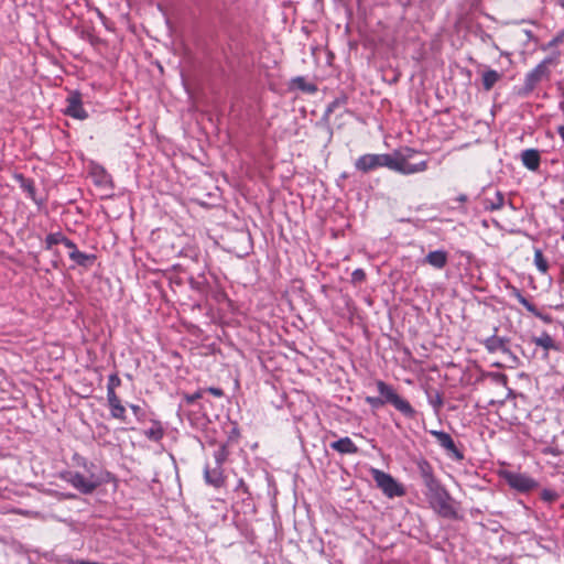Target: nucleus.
Returning a JSON list of instances; mask_svg holds the SVG:
<instances>
[{
  "label": "nucleus",
  "instance_id": "obj_1",
  "mask_svg": "<svg viewBox=\"0 0 564 564\" xmlns=\"http://www.w3.org/2000/svg\"><path fill=\"white\" fill-rule=\"evenodd\" d=\"M376 384L380 397H366L365 399L366 403H368L372 410H378L389 403L404 417L409 420H414L416 417L417 411L408 400L399 395L392 386L382 380H378Z\"/></svg>",
  "mask_w": 564,
  "mask_h": 564
},
{
  "label": "nucleus",
  "instance_id": "obj_2",
  "mask_svg": "<svg viewBox=\"0 0 564 564\" xmlns=\"http://www.w3.org/2000/svg\"><path fill=\"white\" fill-rule=\"evenodd\" d=\"M425 497L431 508L437 512L440 517L452 520L459 519L456 501L441 482L427 487Z\"/></svg>",
  "mask_w": 564,
  "mask_h": 564
},
{
  "label": "nucleus",
  "instance_id": "obj_3",
  "mask_svg": "<svg viewBox=\"0 0 564 564\" xmlns=\"http://www.w3.org/2000/svg\"><path fill=\"white\" fill-rule=\"evenodd\" d=\"M556 63V57L547 56L542 59L532 70H530L523 82V86L519 89L518 94L522 97L529 96L536 86L544 80H550L551 69L550 66Z\"/></svg>",
  "mask_w": 564,
  "mask_h": 564
},
{
  "label": "nucleus",
  "instance_id": "obj_4",
  "mask_svg": "<svg viewBox=\"0 0 564 564\" xmlns=\"http://www.w3.org/2000/svg\"><path fill=\"white\" fill-rule=\"evenodd\" d=\"M392 163V154L382 153V154H372L367 153L360 155L355 161V167L357 171L367 174L379 167H388L390 170Z\"/></svg>",
  "mask_w": 564,
  "mask_h": 564
},
{
  "label": "nucleus",
  "instance_id": "obj_5",
  "mask_svg": "<svg viewBox=\"0 0 564 564\" xmlns=\"http://www.w3.org/2000/svg\"><path fill=\"white\" fill-rule=\"evenodd\" d=\"M501 477L510 488L521 494H528L539 488V482L527 474L505 470L502 471Z\"/></svg>",
  "mask_w": 564,
  "mask_h": 564
},
{
  "label": "nucleus",
  "instance_id": "obj_6",
  "mask_svg": "<svg viewBox=\"0 0 564 564\" xmlns=\"http://www.w3.org/2000/svg\"><path fill=\"white\" fill-rule=\"evenodd\" d=\"M372 477L382 492L389 497H401L404 495L403 487L388 473L379 469H372Z\"/></svg>",
  "mask_w": 564,
  "mask_h": 564
},
{
  "label": "nucleus",
  "instance_id": "obj_7",
  "mask_svg": "<svg viewBox=\"0 0 564 564\" xmlns=\"http://www.w3.org/2000/svg\"><path fill=\"white\" fill-rule=\"evenodd\" d=\"M62 478L84 495L93 494L100 485V480L95 479L94 475L86 478L78 471H65L62 474Z\"/></svg>",
  "mask_w": 564,
  "mask_h": 564
},
{
  "label": "nucleus",
  "instance_id": "obj_8",
  "mask_svg": "<svg viewBox=\"0 0 564 564\" xmlns=\"http://www.w3.org/2000/svg\"><path fill=\"white\" fill-rule=\"evenodd\" d=\"M431 434L436 438L438 445L443 447L447 455L455 460H463L464 453L456 446L453 437L444 431H431Z\"/></svg>",
  "mask_w": 564,
  "mask_h": 564
},
{
  "label": "nucleus",
  "instance_id": "obj_9",
  "mask_svg": "<svg viewBox=\"0 0 564 564\" xmlns=\"http://www.w3.org/2000/svg\"><path fill=\"white\" fill-rule=\"evenodd\" d=\"M66 108L64 113L74 119L85 120L88 118L87 111L83 107L82 95L78 91H72L66 98Z\"/></svg>",
  "mask_w": 564,
  "mask_h": 564
},
{
  "label": "nucleus",
  "instance_id": "obj_10",
  "mask_svg": "<svg viewBox=\"0 0 564 564\" xmlns=\"http://www.w3.org/2000/svg\"><path fill=\"white\" fill-rule=\"evenodd\" d=\"M427 169V161H421L416 164L408 163L406 158H394L392 155L391 171L398 172L403 175L415 174L424 172Z\"/></svg>",
  "mask_w": 564,
  "mask_h": 564
},
{
  "label": "nucleus",
  "instance_id": "obj_11",
  "mask_svg": "<svg viewBox=\"0 0 564 564\" xmlns=\"http://www.w3.org/2000/svg\"><path fill=\"white\" fill-rule=\"evenodd\" d=\"M448 261V253L445 250H434L429 252L425 258L422 260L423 264H430L435 269H443L446 267Z\"/></svg>",
  "mask_w": 564,
  "mask_h": 564
},
{
  "label": "nucleus",
  "instance_id": "obj_12",
  "mask_svg": "<svg viewBox=\"0 0 564 564\" xmlns=\"http://www.w3.org/2000/svg\"><path fill=\"white\" fill-rule=\"evenodd\" d=\"M204 478L208 485L215 488H220L225 484L224 469L221 466H215L213 468L206 466L204 469Z\"/></svg>",
  "mask_w": 564,
  "mask_h": 564
},
{
  "label": "nucleus",
  "instance_id": "obj_13",
  "mask_svg": "<svg viewBox=\"0 0 564 564\" xmlns=\"http://www.w3.org/2000/svg\"><path fill=\"white\" fill-rule=\"evenodd\" d=\"M417 469L425 488L440 482L434 476L433 467L426 459H420L417 462Z\"/></svg>",
  "mask_w": 564,
  "mask_h": 564
},
{
  "label": "nucleus",
  "instance_id": "obj_14",
  "mask_svg": "<svg viewBox=\"0 0 564 564\" xmlns=\"http://www.w3.org/2000/svg\"><path fill=\"white\" fill-rule=\"evenodd\" d=\"M522 164L530 171H536L540 166V152L536 149H527L521 153Z\"/></svg>",
  "mask_w": 564,
  "mask_h": 564
},
{
  "label": "nucleus",
  "instance_id": "obj_15",
  "mask_svg": "<svg viewBox=\"0 0 564 564\" xmlns=\"http://www.w3.org/2000/svg\"><path fill=\"white\" fill-rule=\"evenodd\" d=\"M14 180L19 183L20 187L28 194V196L36 204H41L42 200L36 198V189L34 181L25 177L23 174H14Z\"/></svg>",
  "mask_w": 564,
  "mask_h": 564
},
{
  "label": "nucleus",
  "instance_id": "obj_16",
  "mask_svg": "<svg viewBox=\"0 0 564 564\" xmlns=\"http://www.w3.org/2000/svg\"><path fill=\"white\" fill-rule=\"evenodd\" d=\"M330 448L340 454L358 453V447L355 445V443L348 436L341 437V438L330 443Z\"/></svg>",
  "mask_w": 564,
  "mask_h": 564
},
{
  "label": "nucleus",
  "instance_id": "obj_17",
  "mask_svg": "<svg viewBox=\"0 0 564 564\" xmlns=\"http://www.w3.org/2000/svg\"><path fill=\"white\" fill-rule=\"evenodd\" d=\"M107 402L111 417L126 422V408L122 405L119 397L107 398Z\"/></svg>",
  "mask_w": 564,
  "mask_h": 564
},
{
  "label": "nucleus",
  "instance_id": "obj_18",
  "mask_svg": "<svg viewBox=\"0 0 564 564\" xmlns=\"http://www.w3.org/2000/svg\"><path fill=\"white\" fill-rule=\"evenodd\" d=\"M68 256L73 262L83 268H90L96 260L95 254H88L79 250L70 251Z\"/></svg>",
  "mask_w": 564,
  "mask_h": 564
},
{
  "label": "nucleus",
  "instance_id": "obj_19",
  "mask_svg": "<svg viewBox=\"0 0 564 564\" xmlns=\"http://www.w3.org/2000/svg\"><path fill=\"white\" fill-rule=\"evenodd\" d=\"M505 204V195L500 191H496L492 198L484 197L482 207L486 210H498L501 209Z\"/></svg>",
  "mask_w": 564,
  "mask_h": 564
},
{
  "label": "nucleus",
  "instance_id": "obj_20",
  "mask_svg": "<svg viewBox=\"0 0 564 564\" xmlns=\"http://www.w3.org/2000/svg\"><path fill=\"white\" fill-rule=\"evenodd\" d=\"M532 343H534L539 347H542L546 351V354L550 350H558L557 344L546 332H543L539 337H532Z\"/></svg>",
  "mask_w": 564,
  "mask_h": 564
},
{
  "label": "nucleus",
  "instance_id": "obj_21",
  "mask_svg": "<svg viewBox=\"0 0 564 564\" xmlns=\"http://www.w3.org/2000/svg\"><path fill=\"white\" fill-rule=\"evenodd\" d=\"M501 78V74L495 69H488L482 74V87L486 91L494 88L496 83Z\"/></svg>",
  "mask_w": 564,
  "mask_h": 564
},
{
  "label": "nucleus",
  "instance_id": "obj_22",
  "mask_svg": "<svg viewBox=\"0 0 564 564\" xmlns=\"http://www.w3.org/2000/svg\"><path fill=\"white\" fill-rule=\"evenodd\" d=\"M292 84L295 88L304 93L315 94L317 91V86L314 83L306 82L305 78L302 76L293 78Z\"/></svg>",
  "mask_w": 564,
  "mask_h": 564
},
{
  "label": "nucleus",
  "instance_id": "obj_23",
  "mask_svg": "<svg viewBox=\"0 0 564 564\" xmlns=\"http://www.w3.org/2000/svg\"><path fill=\"white\" fill-rule=\"evenodd\" d=\"M144 435L150 440L154 442H159L164 436V430L160 422L154 421L152 426L144 431Z\"/></svg>",
  "mask_w": 564,
  "mask_h": 564
},
{
  "label": "nucleus",
  "instance_id": "obj_24",
  "mask_svg": "<svg viewBox=\"0 0 564 564\" xmlns=\"http://www.w3.org/2000/svg\"><path fill=\"white\" fill-rule=\"evenodd\" d=\"M481 344L484 345V347L486 348V350L489 354H495L497 351L502 352V346L500 345V337H498L497 335L487 337L486 339H484L481 341Z\"/></svg>",
  "mask_w": 564,
  "mask_h": 564
},
{
  "label": "nucleus",
  "instance_id": "obj_25",
  "mask_svg": "<svg viewBox=\"0 0 564 564\" xmlns=\"http://www.w3.org/2000/svg\"><path fill=\"white\" fill-rule=\"evenodd\" d=\"M121 384V379L117 373H111L108 378L107 383V398L118 397L116 393V388Z\"/></svg>",
  "mask_w": 564,
  "mask_h": 564
},
{
  "label": "nucleus",
  "instance_id": "obj_26",
  "mask_svg": "<svg viewBox=\"0 0 564 564\" xmlns=\"http://www.w3.org/2000/svg\"><path fill=\"white\" fill-rule=\"evenodd\" d=\"M534 264L542 273H545L549 270V263L540 249H535L534 251Z\"/></svg>",
  "mask_w": 564,
  "mask_h": 564
},
{
  "label": "nucleus",
  "instance_id": "obj_27",
  "mask_svg": "<svg viewBox=\"0 0 564 564\" xmlns=\"http://www.w3.org/2000/svg\"><path fill=\"white\" fill-rule=\"evenodd\" d=\"M512 293L516 296V299L518 300V302L521 305H523L530 313H532V314L535 313L538 307L533 303H531L528 299H525L521 294L520 290H518L517 288H513Z\"/></svg>",
  "mask_w": 564,
  "mask_h": 564
},
{
  "label": "nucleus",
  "instance_id": "obj_28",
  "mask_svg": "<svg viewBox=\"0 0 564 564\" xmlns=\"http://www.w3.org/2000/svg\"><path fill=\"white\" fill-rule=\"evenodd\" d=\"M347 101V98L346 97H341V98H336L334 99L326 108L324 115H323V118L322 120L324 121H328L329 119V116L332 112L335 111L336 108H338L339 106L341 105H345Z\"/></svg>",
  "mask_w": 564,
  "mask_h": 564
},
{
  "label": "nucleus",
  "instance_id": "obj_29",
  "mask_svg": "<svg viewBox=\"0 0 564 564\" xmlns=\"http://www.w3.org/2000/svg\"><path fill=\"white\" fill-rule=\"evenodd\" d=\"M66 236L62 232L48 234L45 238V248L50 250L54 245L63 243Z\"/></svg>",
  "mask_w": 564,
  "mask_h": 564
},
{
  "label": "nucleus",
  "instance_id": "obj_30",
  "mask_svg": "<svg viewBox=\"0 0 564 564\" xmlns=\"http://www.w3.org/2000/svg\"><path fill=\"white\" fill-rule=\"evenodd\" d=\"M229 452L226 444H221L218 449L214 453L215 463L217 466H221L227 460Z\"/></svg>",
  "mask_w": 564,
  "mask_h": 564
},
{
  "label": "nucleus",
  "instance_id": "obj_31",
  "mask_svg": "<svg viewBox=\"0 0 564 564\" xmlns=\"http://www.w3.org/2000/svg\"><path fill=\"white\" fill-rule=\"evenodd\" d=\"M540 497L544 502L553 503L560 498V494L553 489L544 488L541 490Z\"/></svg>",
  "mask_w": 564,
  "mask_h": 564
},
{
  "label": "nucleus",
  "instance_id": "obj_32",
  "mask_svg": "<svg viewBox=\"0 0 564 564\" xmlns=\"http://www.w3.org/2000/svg\"><path fill=\"white\" fill-rule=\"evenodd\" d=\"M510 339L508 337H500V345L502 346V354L507 355L514 362H518V357L509 348Z\"/></svg>",
  "mask_w": 564,
  "mask_h": 564
},
{
  "label": "nucleus",
  "instance_id": "obj_33",
  "mask_svg": "<svg viewBox=\"0 0 564 564\" xmlns=\"http://www.w3.org/2000/svg\"><path fill=\"white\" fill-rule=\"evenodd\" d=\"M429 403L433 406V409L437 412L443 405V397L440 392H435L434 395L427 394Z\"/></svg>",
  "mask_w": 564,
  "mask_h": 564
},
{
  "label": "nucleus",
  "instance_id": "obj_34",
  "mask_svg": "<svg viewBox=\"0 0 564 564\" xmlns=\"http://www.w3.org/2000/svg\"><path fill=\"white\" fill-rule=\"evenodd\" d=\"M488 377H490L496 384L506 387L508 383V377L505 373L490 372L488 373Z\"/></svg>",
  "mask_w": 564,
  "mask_h": 564
},
{
  "label": "nucleus",
  "instance_id": "obj_35",
  "mask_svg": "<svg viewBox=\"0 0 564 564\" xmlns=\"http://www.w3.org/2000/svg\"><path fill=\"white\" fill-rule=\"evenodd\" d=\"M564 41V30L560 32L556 36H554L546 45L542 46V50H549L551 47L557 46Z\"/></svg>",
  "mask_w": 564,
  "mask_h": 564
},
{
  "label": "nucleus",
  "instance_id": "obj_36",
  "mask_svg": "<svg viewBox=\"0 0 564 564\" xmlns=\"http://www.w3.org/2000/svg\"><path fill=\"white\" fill-rule=\"evenodd\" d=\"M203 393H204L203 390H198L192 394L184 393L183 399H184L185 403L189 405V404H193L194 402H196L198 399H200L203 397Z\"/></svg>",
  "mask_w": 564,
  "mask_h": 564
},
{
  "label": "nucleus",
  "instance_id": "obj_37",
  "mask_svg": "<svg viewBox=\"0 0 564 564\" xmlns=\"http://www.w3.org/2000/svg\"><path fill=\"white\" fill-rule=\"evenodd\" d=\"M366 279V273L362 269H356L351 273V282L352 283H361Z\"/></svg>",
  "mask_w": 564,
  "mask_h": 564
},
{
  "label": "nucleus",
  "instance_id": "obj_38",
  "mask_svg": "<svg viewBox=\"0 0 564 564\" xmlns=\"http://www.w3.org/2000/svg\"><path fill=\"white\" fill-rule=\"evenodd\" d=\"M235 490L239 494V495H246L247 497H250L251 494L249 491V488L247 486V484L243 481V479H239L238 480V484L235 488Z\"/></svg>",
  "mask_w": 564,
  "mask_h": 564
},
{
  "label": "nucleus",
  "instance_id": "obj_39",
  "mask_svg": "<svg viewBox=\"0 0 564 564\" xmlns=\"http://www.w3.org/2000/svg\"><path fill=\"white\" fill-rule=\"evenodd\" d=\"M129 408L133 412V414L137 416L138 420H141L144 417L145 413L142 410V408L138 404H129Z\"/></svg>",
  "mask_w": 564,
  "mask_h": 564
},
{
  "label": "nucleus",
  "instance_id": "obj_40",
  "mask_svg": "<svg viewBox=\"0 0 564 564\" xmlns=\"http://www.w3.org/2000/svg\"><path fill=\"white\" fill-rule=\"evenodd\" d=\"M533 315L540 319H542L544 323L550 324L552 323L553 318L549 314L542 313L540 310L536 308L535 313Z\"/></svg>",
  "mask_w": 564,
  "mask_h": 564
},
{
  "label": "nucleus",
  "instance_id": "obj_41",
  "mask_svg": "<svg viewBox=\"0 0 564 564\" xmlns=\"http://www.w3.org/2000/svg\"><path fill=\"white\" fill-rule=\"evenodd\" d=\"M415 153H416V150H414L412 148H405L404 154L401 155L400 153H395V155H397L395 158H406V160H408V159L412 158L413 154H415Z\"/></svg>",
  "mask_w": 564,
  "mask_h": 564
},
{
  "label": "nucleus",
  "instance_id": "obj_42",
  "mask_svg": "<svg viewBox=\"0 0 564 564\" xmlns=\"http://www.w3.org/2000/svg\"><path fill=\"white\" fill-rule=\"evenodd\" d=\"M203 391L205 392V390H203ZM206 391L217 398H220L224 395V391L220 388L209 387L208 389H206Z\"/></svg>",
  "mask_w": 564,
  "mask_h": 564
},
{
  "label": "nucleus",
  "instance_id": "obj_43",
  "mask_svg": "<svg viewBox=\"0 0 564 564\" xmlns=\"http://www.w3.org/2000/svg\"><path fill=\"white\" fill-rule=\"evenodd\" d=\"M97 175H98V180H97L98 184L101 185V184H105L108 182L109 175L102 169L100 170V173Z\"/></svg>",
  "mask_w": 564,
  "mask_h": 564
},
{
  "label": "nucleus",
  "instance_id": "obj_44",
  "mask_svg": "<svg viewBox=\"0 0 564 564\" xmlns=\"http://www.w3.org/2000/svg\"><path fill=\"white\" fill-rule=\"evenodd\" d=\"M63 245L69 249V252L70 251H75V250H78L77 249V246L75 245V242L70 239H68L67 237H65L64 241H63Z\"/></svg>",
  "mask_w": 564,
  "mask_h": 564
},
{
  "label": "nucleus",
  "instance_id": "obj_45",
  "mask_svg": "<svg viewBox=\"0 0 564 564\" xmlns=\"http://www.w3.org/2000/svg\"><path fill=\"white\" fill-rule=\"evenodd\" d=\"M54 496L57 497L58 499H74L76 496L74 494H70V492H58V491H54Z\"/></svg>",
  "mask_w": 564,
  "mask_h": 564
},
{
  "label": "nucleus",
  "instance_id": "obj_46",
  "mask_svg": "<svg viewBox=\"0 0 564 564\" xmlns=\"http://www.w3.org/2000/svg\"><path fill=\"white\" fill-rule=\"evenodd\" d=\"M524 34L529 41H536V37L534 36V34L531 30H525Z\"/></svg>",
  "mask_w": 564,
  "mask_h": 564
},
{
  "label": "nucleus",
  "instance_id": "obj_47",
  "mask_svg": "<svg viewBox=\"0 0 564 564\" xmlns=\"http://www.w3.org/2000/svg\"><path fill=\"white\" fill-rule=\"evenodd\" d=\"M557 133L564 142V124L557 127Z\"/></svg>",
  "mask_w": 564,
  "mask_h": 564
},
{
  "label": "nucleus",
  "instance_id": "obj_48",
  "mask_svg": "<svg viewBox=\"0 0 564 564\" xmlns=\"http://www.w3.org/2000/svg\"><path fill=\"white\" fill-rule=\"evenodd\" d=\"M467 199H468V197L465 194H460L456 198V200L459 202V203H465V202H467Z\"/></svg>",
  "mask_w": 564,
  "mask_h": 564
},
{
  "label": "nucleus",
  "instance_id": "obj_49",
  "mask_svg": "<svg viewBox=\"0 0 564 564\" xmlns=\"http://www.w3.org/2000/svg\"><path fill=\"white\" fill-rule=\"evenodd\" d=\"M557 4L564 9V0H556Z\"/></svg>",
  "mask_w": 564,
  "mask_h": 564
},
{
  "label": "nucleus",
  "instance_id": "obj_50",
  "mask_svg": "<svg viewBox=\"0 0 564 564\" xmlns=\"http://www.w3.org/2000/svg\"><path fill=\"white\" fill-rule=\"evenodd\" d=\"M348 177V173L344 172L341 175H340V178H347Z\"/></svg>",
  "mask_w": 564,
  "mask_h": 564
}]
</instances>
